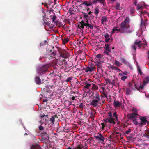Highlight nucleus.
Instances as JSON below:
<instances>
[{
  "label": "nucleus",
  "instance_id": "nucleus-1",
  "mask_svg": "<svg viewBox=\"0 0 149 149\" xmlns=\"http://www.w3.org/2000/svg\"><path fill=\"white\" fill-rule=\"evenodd\" d=\"M129 18L127 17L126 19L120 24V27L118 29L117 27H114L112 29L111 33L113 34L115 31H116L117 33H132V31L130 30V25L129 24Z\"/></svg>",
  "mask_w": 149,
  "mask_h": 149
},
{
  "label": "nucleus",
  "instance_id": "nucleus-2",
  "mask_svg": "<svg viewBox=\"0 0 149 149\" xmlns=\"http://www.w3.org/2000/svg\"><path fill=\"white\" fill-rule=\"evenodd\" d=\"M92 96L93 97V100L90 103V105L93 107L97 106L98 104L101 105H102V104H101V103L100 102V98L98 93L97 92H96L95 93L94 92L93 93Z\"/></svg>",
  "mask_w": 149,
  "mask_h": 149
},
{
  "label": "nucleus",
  "instance_id": "nucleus-3",
  "mask_svg": "<svg viewBox=\"0 0 149 149\" xmlns=\"http://www.w3.org/2000/svg\"><path fill=\"white\" fill-rule=\"evenodd\" d=\"M78 26L79 28L81 30H83L84 26L87 29H93V28L92 24H89L88 20L82 21L80 22Z\"/></svg>",
  "mask_w": 149,
  "mask_h": 149
},
{
  "label": "nucleus",
  "instance_id": "nucleus-4",
  "mask_svg": "<svg viewBox=\"0 0 149 149\" xmlns=\"http://www.w3.org/2000/svg\"><path fill=\"white\" fill-rule=\"evenodd\" d=\"M48 115H45L44 113L40 114L39 115V123L41 125L43 124L45 122L48 121Z\"/></svg>",
  "mask_w": 149,
  "mask_h": 149
},
{
  "label": "nucleus",
  "instance_id": "nucleus-5",
  "mask_svg": "<svg viewBox=\"0 0 149 149\" xmlns=\"http://www.w3.org/2000/svg\"><path fill=\"white\" fill-rule=\"evenodd\" d=\"M142 45L143 44L141 43V41L136 40L135 41L134 44L131 45V48L132 50L134 49L136 51L137 47L139 49H140Z\"/></svg>",
  "mask_w": 149,
  "mask_h": 149
},
{
  "label": "nucleus",
  "instance_id": "nucleus-6",
  "mask_svg": "<svg viewBox=\"0 0 149 149\" xmlns=\"http://www.w3.org/2000/svg\"><path fill=\"white\" fill-rule=\"evenodd\" d=\"M58 52L60 57L64 58H67L68 57L69 54L66 50L60 49L58 50Z\"/></svg>",
  "mask_w": 149,
  "mask_h": 149
},
{
  "label": "nucleus",
  "instance_id": "nucleus-7",
  "mask_svg": "<svg viewBox=\"0 0 149 149\" xmlns=\"http://www.w3.org/2000/svg\"><path fill=\"white\" fill-rule=\"evenodd\" d=\"M105 45L104 53L107 55L110 56V53L111 51V48L110 47V44H105Z\"/></svg>",
  "mask_w": 149,
  "mask_h": 149
},
{
  "label": "nucleus",
  "instance_id": "nucleus-8",
  "mask_svg": "<svg viewBox=\"0 0 149 149\" xmlns=\"http://www.w3.org/2000/svg\"><path fill=\"white\" fill-rule=\"evenodd\" d=\"M95 68V66L93 65L92 64H91L90 65V66L84 68L81 70H84L86 72H93Z\"/></svg>",
  "mask_w": 149,
  "mask_h": 149
},
{
  "label": "nucleus",
  "instance_id": "nucleus-9",
  "mask_svg": "<svg viewBox=\"0 0 149 149\" xmlns=\"http://www.w3.org/2000/svg\"><path fill=\"white\" fill-rule=\"evenodd\" d=\"M48 68V65H45L41 67L38 70V72L40 73L43 74L47 71Z\"/></svg>",
  "mask_w": 149,
  "mask_h": 149
},
{
  "label": "nucleus",
  "instance_id": "nucleus-10",
  "mask_svg": "<svg viewBox=\"0 0 149 149\" xmlns=\"http://www.w3.org/2000/svg\"><path fill=\"white\" fill-rule=\"evenodd\" d=\"M42 11H40L39 13V19L44 21V19L46 16V15L45 12V10L43 9V8H42Z\"/></svg>",
  "mask_w": 149,
  "mask_h": 149
},
{
  "label": "nucleus",
  "instance_id": "nucleus-11",
  "mask_svg": "<svg viewBox=\"0 0 149 149\" xmlns=\"http://www.w3.org/2000/svg\"><path fill=\"white\" fill-rule=\"evenodd\" d=\"M139 119L141 120V122L139 123V126L141 127L143 126V125H145L147 122L146 118L145 117L140 116Z\"/></svg>",
  "mask_w": 149,
  "mask_h": 149
},
{
  "label": "nucleus",
  "instance_id": "nucleus-12",
  "mask_svg": "<svg viewBox=\"0 0 149 149\" xmlns=\"http://www.w3.org/2000/svg\"><path fill=\"white\" fill-rule=\"evenodd\" d=\"M93 4H94L93 1H84L82 2L81 5L83 6L84 5L88 7Z\"/></svg>",
  "mask_w": 149,
  "mask_h": 149
},
{
  "label": "nucleus",
  "instance_id": "nucleus-13",
  "mask_svg": "<svg viewBox=\"0 0 149 149\" xmlns=\"http://www.w3.org/2000/svg\"><path fill=\"white\" fill-rule=\"evenodd\" d=\"M138 115L136 113H132L131 114H129L127 115V116H128V118L130 120L132 119H136L137 118V116Z\"/></svg>",
  "mask_w": 149,
  "mask_h": 149
},
{
  "label": "nucleus",
  "instance_id": "nucleus-14",
  "mask_svg": "<svg viewBox=\"0 0 149 149\" xmlns=\"http://www.w3.org/2000/svg\"><path fill=\"white\" fill-rule=\"evenodd\" d=\"M145 80H144L143 81V84L141 85L139 87H138L137 86L136 84L135 83H134V85L135 87V88L136 89L138 90L139 91L140 89H143L144 88V85L145 84Z\"/></svg>",
  "mask_w": 149,
  "mask_h": 149
},
{
  "label": "nucleus",
  "instance_id": "nucleus-15",
  "mask_svg": "<svg viewBox=\"0 0 149 149\" xmlns=\"http://www.w3.org/2000/svg\"><path fill=\"white\" fill-rule=\"evenodd\" d=\"M143 137H145L149 139V130H146L142 133Z\"/></svg>",
  "mask_w": 149,
  "mask_h": 149
},
{
  "label": "nucleus",
  "instance_id": "nucleus-16",
  "mask_svg": "<svg viewBox=\"0 0 149 149\" xmlns=\"http://www.w3.org/2000/svg\"><path fill=\"white\" fill-rule=\"evenodd\" d=\"M102 61H99L98 62H95V64L98 70H99L98 68L102 69Z\"/></svg>",
  "mask_w": 149,
  "mask_h": 149
},
{
  "label": "nucleus",
  "instance_id": "nucleus-17",
  "mask_svg": "<svg viewBox=\"0 0 149 149\" xmlns=\"http://www.w3.org/2000/svg\"><path fill=\"white\" fill-rule=\"evenodd\" d=\"M95 62L102 61L101 54H98L97 55L95 58Z\"/></svg>",
  "mask_w": 149,
  "mask_h": 149
},
{
  "label": "nucleus",
  "instance_id": "nucleus-18",
  "mask_svg": "<svg viewBox=\"0 0 149 149\" xmlns=\"http://www.w3.org/2000/svg\"><path fill=\"white\" fill-rule=\"evenodd\" d=\"M50 18L52 20V22L54 23H57L58 21H55L57 18L55 14L54 13V15H52L50 16Z\"/></svg>",
  "mask_w": 149,
  "mask_h": 149
},
{
  "label": "nucleus",
  "instance_id": "nucleus-19",
  "mask_svg": "<svg viewBox=\"0 0 149 149\" xmlns=\"http://www.w3.org/2000/svg\"><path fill=\"white\" fill-rule=\"evenodd\" d=\"M113 104L115 107H120L122 105V103L119 102L118 101L114 100Z\"/></svg>",
  "mask_w": 149,
  "mask_h": 149
},
{
  "label": "nucleus",
  "instance_id": "nucleus-20",
  "mask_svg": "<svg viewBox=\"0 0 149 149\" xmlns=\"http://www.w3.org/2000/svg\"><path fill=\"white\" fill-rule=\"evenodd\" d=\"M42 139L43 140L47 141L48 139V134L46 133H44L42 135Z\"/></svg>",
  "mask_w": 149,
  "mask_h": 149
},
{
  "label": "nucleus",
  "instance_id": "nucleus-21",
  "mask_svg": "<svg viewBox=\"0 0 149 149\" xmlns=\"http://www.w3.org/2000/svg\"><path fill=\"white\" fill-rule=\"evenodd\" d=\"M93 4L97 3H100L102 4H103L104 3L105 0H93Z\"/></svg>",
  "mask_w": 149,
  "mask_h": 149
},
{
  "label": "nucleus",
  "instance_id": "nucleus-22",
  "mask_svg": "<svg viewBox=\"0 0 149 149\" xmlns=\"http://www.w3.org/2000/svg\"><path fill=\"white\" fill-rule=\"evenodd\" d=\"M84 147L83 145L81 144H78L77 145L76 147H74L73 146L72 148L73 149H82Z\"/></svg>",
  "mask_w": 149,
  "mask_h": 149
},
{
  "label": "nucleus",
  "instance_id": "nucleus-23",
  "mask_svg": "<svg viewBox=\"0 0 149 149\" xmlns=\"http://www.w3.org/2000/svg\"><path fill=\"white\" fill-rule=\"evenodd\" d=\"M55 118H58L56 114L52 116L50 118V121L51 122L52 124H54V123Z\"/></svg>",
  "mask_w": 149,
  "mask_h": 149
},
{
  "label": "nucleus",
  "instance_id": "nucleus-24",
  "mask_svg": "<svg viewBox=\"0 0 149 149\" xmlns=\"http://www.w3.org/2000/svg\"><path fill=\"white\" fill-rule=\"evenodd\" d=\"M95 137L98 140L101 142H104L105 138L104 137H101L98 136H95Z\"/></svg>",
  "mask_w": 149,
  "mask_h": 149
},
{
  "label": "nucleus",
  "instance_id": "nucleus-25",
  "mask_svg": "<svg viewBox=\"0 0 149 149\" xmlns=\"http://www.w3.org/2000/svg\"><path fill=\"white\" fill-rule=\"evenodd\" d=\"M82 17L83 18L86 19V20H88V19L90 18V17L88 16V14L85 13L84 12H82Z\"/></svg>",
  "mask_w": 149,
  "mask_h": 149
},
{
  "label": "nucleus",
  "instance_id": "nucleus-26",
  "mask_svg": "<svg viewBox=\"0 0 149 149\" xmlns=\"http://www.w3.org/2000/svg\"><path fill=\"white\" fill-rule=\"evenodd\" d=\"M101 23L102 24H103L104 22H106L107 21V19L106 16H103L101 19Z\"/></svg>",
  "mask_w": 149,
  "mask_h": 149
},
{
  "label": "nucleus",
  "instance_id": "nucleus-27",
  "mask_svg": "<svg viewBox=\"0 0 149 149\" xmlns=\"http://www.w3.org/2000/svg\"><path fill=\"white\" fill-rule=\"evenodd\" d=\"M120 61L125 65H128V63L127 62V60L121 57Z\"/></svg>",
  "mask_w": 149,
  "mask_h": 149
},
{
  "label": "nucleus",
  "instance_id": "nucleus-28",
  "mask_svg": "<svg viewBox=\"0 0 149 149\" xmlns=\"http://www.w3.org/2000/svg\"><path fill=\"white\" fill-rule=\"evenodd\" d=\"M115 119L114 118H108V121L109 123H115Z\"/></svg>",
  "mask_w": 149,
  "mask_h": 149
},
{
  "label": "nucleus",
  "instance_id": "nucleus-29",
  "mask_svg": "<svg viewBox=\"0 0 149 149\" xmlns=\"http://www.w3.org/2000/svg\"><path fill=\"white\" fill-rule=\"evenodd\" d=\"M44 80L40 79V77H38V84H40L44 83Z\"/></svg>",
  "mask_w": 149,
  "mask_h": 149
},
{
  "label": "nucleus",
  "instance_id": "nucleus-30",
  "mask_svg": "<svg viewBox=\"0 0 149 149\" xmlns=\"http://www.w3.org/2000/svg\"><path fill=\"white\" fill-rule=\"evenodd\" d=\"M114 64L117 67L120 66L122 64H121L119 61L117 60H115L114 62Z\"/></svg>",
  "mask_w": 149,
  "mask_h": 149
},
{
  "label": "nucleus",
  "instance_id": "nucleus-31",
  "mask_svg": "<svg viewBox=\"0 0 149 149\" xmlns=\"http://www.w3.org/2000/svg\"><path fill=\"white\" fill-rule=\"evenodd\" d=\"M130 13L131 14H133L135 13V8L133 7H130Z\"/></svg>",
  "mask_w": 149,
  "mask_h": 149
},
{
  "label": "nucleus",
  "instance_id": "nucleus-32",
  "mask_svg": "<svg viewBox=\"0 0 149 149\" xmlns=\"http://www.w3.org/2000/svg\"><path fill=\"white\" fill-rule=\"evenodd\" d=\"M47 43V41L46 40H44L41 42L40 44V47L41 46L45 45Z\"/></svg>",
  "mask_w": 149,
  "mask_h": 149
},
{
  "label": "nucleus",
  "instance_id": "nucleus-33",
  "mask_svg": "<svg viewBox=\"0 0 149 149\" xmlns=\"http://www.w3.org/2000/svg\"><path fill=\"white\" fill-rule=\"evenodd\" d=\"M116 9L118 10H121L122 9L121 7H120V4L119 3H117L116 6Z\"/></svg>",
  "mask_w": 149,
  "mask_h": 149
},
{
  "label": "nucleus",
  "instance_id": "nucleus-34",
  "mask_svg": "<svg viewBox=\"0 0 149 149\" xmlns=\"http://www.w3.org/2000/svg\"><path fill=\"white\" fill-rule=\"evenodd\" d=\"M56 54V51H53L52 53H51L50 57L51 58H54Z\"/></svg>",
  "mask_w": 149,
  "mask_h": 149
},
{
  "label": "nucleus",
  "instance_id": "nucleus-35",
  "mask_svg": "<svg viewBox=\"0 0 149 149\" xmlns=\"http://www.w3.org/2000/svg\"><path fill=\"white\" fill-rule=\"evenodd\" d=\"M99 12V10L97 7H96L95 9L94 13L97 16H98V15Z\"/></svg>",
  "mask_w": 149,
  "mask_h": 149
},
{
  "label": "nucleus",
  "instance_id": "nucleus-36",
  "mask_svg": "<svg viewBox=\"0 0 149 149\" xmlns=\"http://www.w3.org/2000/svg\"><path fill=\"white\" fill-rule=\"evenodd\" d=\"M126 94L127 95H130L131 94V90L128 88H127L126 89Z\"/></svg>",
  "mask_w": 149,
  "mask_h": 149
},
{
  "label": "nucleus",
  "instance_id": "nucleus-37",
  "mask_svg": "<svg viewBox=\"0 0 149 149\" xmlns=\"http://www.w3.org/2000/svg\"><path fill=\"white\" fill-rule=\"evenodd\" d=\"M146 21H143V19H141V24L142 26V27H144L146 28Z\"/></svg>",
  "mask_w": 149,
  "mask_h": 149
},
{
  "label": "nucleus",
  "instance_id": "nucleus-38",
  "mask_svg": "<svg viewBox=\"0 0 149 149\" xmlns=\"http://www.w3.org/2000/svg\"><path fill=\"white\" fill-rule=\"evenodd\" d=\"M62 40L63 42V43L64 44H65L68 42L69 39L68 38H64V39H62Z\"/></svg>",
  "mask_w": 149,
  "mask_h": 149
},
{
  "label": "nucleus",
  "instance_id": "nucleus-39",
  "mask_svg": "<svg viewBox=\"0 0 149 149\" xmlns=\"http://www.w3.org/2000/svg\"><path fill=\"white\" fill-rule=\"evenodd\" d=\"M113 116L114 117V119L115 120L118 121V115L117 114V113L116 112H114L113 114Z\"/></svg>",
  "mask_w": 149,
  "mask_h": 149
},
{
  "label": "nucleus",
  "instance_id": "nucleus-40",
  "mask_svg": "<svg viewBox=\"0 0 149 149\" xmlns=\"http://www.w3.org/2000/svg\"><path fill=\"white\" fill-rule=\"evenodd\" d=\"M85 84L86 85L84 86V88L88 89L89 88V87L91 86V84H90L88 83L87 82H86Z\"/></svg>",
  "mask_w": 149,
  "mask_h": 149
},
{
  "label": "nucleus",
  "instance_id": "nucleus-41",
  "mask_svg": "<svg viewBox=\"0 0 149 149\" xmlns=\"http://www.w3.org/2000/svg\"><path fill=\"white\" fill-rule=\"evenodd\" d=\"M43 25H46L47 26H49L50 24V22H47L45 21H43Z\"/></svg>",
  "mask_w": 149,
  "mask_h": 149
},
{
  "label": "nucleus",
  "instance_id": "nucleus-42",
  "mask_svg": "<svg viewBox=\"0 0 149 149\" xmlns=\"http://www.w3.org/2000/svg\"><path fill=\"white\" fill-rule=\"evenodd\" d=\"M92 89L94 90H97L98 89V88L97 86L95 84H92Z\"/></svg>",
  "mask_w": 149,
  "mask_h": 149
},
{
  "label": "nucleus",
  "instance_id": "nucleus-43",
  "mask_svg": "<svg viewBox=\"0 0 149 149\" xmlns=\"http://www.w3.org/2000/svg\"><path fill=\"white\" fill-rule=\"evenodd\" d=\"M31 149H37V145H33L31 146Z\"/></svg>",
  "mask_w": 149,
  "mask_h": 149
},
{
  "label": "nucleus",
  "instance_id": "nucleus-44",
  "mask_svg": "<svg viewBox=\"0 0 149 149\" xmlns=\"http://www.w3.org/2000/svg\"><path fill=\"white\" fill-rule=\"evenodd\" d=\"M137 70H138V72H139L140 74L141 75L142 74V72L141 70V69L140 68V67L139 66H138L137 67Z\"/></svg>",
  "mask_w": 149,
  "mask_h": 149
},
{
  "label": "nucleus",
  "instance_id": "nucleus-45",
  "mask_svg": "<svg viewBox=\"0 0 149 149\" xmlns=\"http://www.w3.org/2000/svg\"><path fill=\"white\" fill-rule=\"evenodd\" d=\"M72 77H69L68 78H67L66 79L65 81L66 82H70L71 81V80L72 79Z\"/></svg>",
  "mask_w": 149,
  "mask_h": 149
},
{
  "label": "nucleus",
  "instance_id": "nucleus-46",
  "mask_svg": "<svg viewBox=\"0 0 149 149\" xmlns=\"http://www.w3.org/2000/svg\"><path fill=\"white\" fill-rule=\"evenodd\" d=\"M143 8L142 6H141L139 4L137 5L136 9L137 10L142 9Z\"/></svg>",
  "mask_w": 149,
  "mask_h": 149
},
{
  "label": "nucleus",
  "instance_id": "nucleus-47",
  "mask_svg": "<svg viewBox=\"0 0 149 149\" xmlns=\"http://www.w3.org/2000/svg\"><path fill=\"white\" fill-rule=\"evenodd\" d=\"M133 122L136 125H137L138 124V123L136 119L132 120Z\"/></svg>",
  "mask_w": 149,
  "mask_h": 149
},
{
  "label": "nucleus",
  "instance_id": "nucleus-48",
  "mask_svg": "<svg viewBox=\"0 0 149 149\" xmlns=\"http://www.w3.org/2000/svg\"><path fill=\"white\" fill-rule=\"evenodd\" d=\"M85 105H84L82 103H81L79 105V107L80 109H83V107Z\"/></svg>",
  "mask_w": 149,
  "mask_h": 149
},
{
  "label": "nucleus",
  "instance_id": "nucleus-49",
  "mask_svg": "<svg viewBox=\"0 0 149 149\" xmlns=\"http://www.w3.org/2000/svg\"><path fill=\"white\" fill-rule=\"evenodd\" d=\"M111 37V36L110 37ZM104 37L105 39L109 38H110V36L108 33H106L104 34Z\"/></svg>",
  "mask_w": 149,
  "mask_h": 149
},
{
  "label": "nucleus",
  "instance_id": "nucleus-50",
  "mask_svg": "<svg viewBox=\"0 0 149 149\" xmlns=\"http://www.w3.org/2000/svg\"><path fill=\"white\" fill-rule=\"evenodd\" d=\"M106 82L107 84H111V81L110 80L108 79H105Z\"/></svg>",
  "mask_w": 149,
  "mask_h": 149
},
{
  "label": "nucleus",
  "instance_id": "nucleus-51",
  "mask_svg": "<svg viewBox=\"0 0 149 149\" xmlns=\"http://www.w3.org/2000/svg\"><path fill=\"white\" fill-rule=\"evenodd\" d=\"M131 131V130L130 128H129L128 130H127L125 132V133L127 134H128Z\"/></svg>",
  "mask_w": 149,
  "mask_h": 149
},
{
  "label": "nucleus",
  "instance_id": "nucleus-52",
  "mask_svg": "<svg viewBox=\"0 0 149 149\" xmlns=\"http://www.w3.org/2000/svg\"><path fill=\"white\" fill-rule=\"evenodd\" d=\"M127 78V76H123L121 78V79L123 81L125 80Z\"/></svg>",
  "mask_w": 149,
  "mask_h": 149
},
{
  "label": "nucleus",
  "instance_id": "nucleus-53",
  "mask_svg": "<svg viewBox=\"0 0 149 149\" xmlns=\"http://www.w3.org/2000/svg\"><path fill=\"white\" fill-rule=\"evenodd\" d=\"M110 67L112 69V70H116V69L117 68V67L115 66H114L111 65Z\"/></svg>",
  "mask_w": 149,
  "mask_h": 149
},
{
  "label": "nucleus",
  "instance_id": "nucleus-54",
  "mask_svg": "<svg viewBox=\"0 0 149 149\" xmlns=\"http://www.w3.org/2000/svg\"><path fill=\"white\" fill-rule=\"evenodd\" d=\"M41 125H40L39 126V129L40 130H44V129L43 127Z\"/></svg>",
  "mask_w": 149,
  "mask_h": 149
},
{
  "label": "nucleus",
  "instance_id": "nucleus-55",
  "mask_svg": "<svg viewBox=\"0 0 149 149\" xmlns=\"http://www.w3.org/2000/svg\"><path fill=\"white\" fill-rule=\"evenodd\" d=\"M109 117H108V118H113V116H112V114L111 113V112H109Z\"/></svg>",
  "mask_w": 149,
  "mask_h": 149
},
{
  "label": "nucleus",
  "instance_id": "nucleus-56",
  "mask_svg": "<svg viewBox=\"0 0 149 149\" xmlns=\"http://www.w3.org/2000/svg\"><path fill=\"white\" fill-rule=\"evenodd\" d=\"M110 40V38H109L105 39V42H106L107 43Z\"/></svg>",
  "mask_w": 149,
  "mask_h": 149
},
{
  "label": "nucleus",
  "instance_id": "nucleus-57",
  "mask_svg": "<svg viewBox=\"0 0 149 149\" xmlns=\"http://www.w3.org/2000/svg\"><path fill=\"white\" fill-rule=\"evenodd\" d=\"M101 125H102V128L103 129H104L105 127V124L103 123H102Z\"/></svg>",
  "mask_w": 149,
  "mask_h": 149
},
{
  "label": "nucleus",
  "instance_id": "nucleus-58",
  "mask_svg": "<svg viewBox=\"0 0 149 149\" xmlns=\"http://www.w3.org/2000/svg\"><path fill=\"white\" fill-rule=\"evenodd\" d=\"M145 80L146 81V83H148L149 81V78L148 77H146L145 78Z\"/></svg>",
  "mask_w": 149,
  "mask_h": 149
},
{
  "label": "nucleus",
  "instance_id": "nucleus-59",
  "mask_svg": "<svg viewBox=\"0 0 149 149\" xmlns=\"http://www.w3.org/2000/svg\"><path fill=\"white\" fill-rule=\"evenodd\" d=\"M115 80H112V81H111V84L113 86H114L115 84Z\"/></svg>",
  "mask_w": 149,
  "mask_h": 149
},
{
  "label": "nucleus",
  "instance_id": "nucleus-60",
  "mask_svg": "<svg viewBox=\"0 0 149 149\" xmlns=\"http://www.w3.org/2000/svg\"><path fill=\"white\" fill-rule=\"evenodd\" d=\"M137 1L136 0L134 2H133V4H134V5L136 6H137Z\"/></svg>",
  "mask_w": 149,
  "mask_h": 149
},
{
  "label": "nucleus",
  "instance_id": "nucleus-61",
  "mask_svg": "<svg viewBox=\"0 0 149 149\" xmlns=\"http://www.w3.org/2000/svg\"><path fill=\"white\" fill-rule=\"evenodd\" d=\"M104 121L106 123H109L108 121V118L104 119Z\"/></svg>",
  "mask_w": 149,
  "mask_h": 149
},
{
  "label": "nucleus",
  "instance_id": "nucleus-62",
  "mask_svg": "<svg viewBox=\"0 0 149 149\" xmlns=\"http://www.w3.org/2000/svg\"><path fill=\"white\" fill-rule=\"evenodd\" d=\"M132 84L130 82H129V84H128V86L132 88Z\"/></svg>",
  "mask_w": 149,
  "mask_h": 149
},
{
  "label": "nucleus",
  "instance_id": "nucleus-63",
  "mask_svg": "<svg viewBox=\"0 0 149 149\" xmlns=\"http://www.w3.org/2000/svg\"><path fill=\"white\" fill-rule=\"evenodd\" d=\"M127 74V72H125V73H123V72L122 73H120V74H119L120 75L122 76H123V74H126V75Z\"/></svg>",
  "mask_w": 149,
  "mask_h": 149
},
{
  "label": "nucleus",
  "instance_id": "nucleus-64",
  "mask_svg": "<svg viewBox=\"0 0 149 149\" xmlns=\"http://www.w3.org/2000/svg\"><path fill=\"white\" fill-rule=\"evenodd\" d=\"M48 99H47L46 98H45V99H43V101L44 102H46L48 101Z\"/></svg>",
  "mask_w": 149,
  "mask_h": 149
}]
</instances>
